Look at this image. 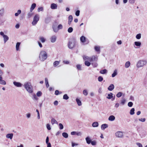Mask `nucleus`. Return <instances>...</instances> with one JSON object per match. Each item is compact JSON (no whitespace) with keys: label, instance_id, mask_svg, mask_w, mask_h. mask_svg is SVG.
<instances>
[{"label":"nucleus","instance_id":"64","mask_svg":"<svg viewBox=\"0 0 147 147\" xmlns=\"http://www.w3.org/2000/svg\"><path fill=\"white\" fill-rule=\"evenodd\" d=\"M136 144L139 146V147H143L142 144L140 143H137Z\"/></svg>","mask_w":147,"mask_h":147},{"label":"nucleus","instance_id":"8","mask_svg":"<svg viewBox=\"0 0 147 147\" xmlns=\"http://www.w3.org/2000/svg\"><path fill=\"white\" fill-rule=\"evenodd\" d=\"M51 42L52 43L55 42L56 40V36L55 35H53L52 36L51 38Z\"/></svg>","mask_w":147,"mask_h":147},{"label":"nucleus","instance_id":"60","mask_svg":"<svg viewBox=\"0 0 147 147\" xmlns=\"http://www.w3.org/2000/svg\"><path fill=\"white\" fill-rule=\"evenodd\" d=\"M80 11L79 10H77L76 12V13H75V14H76V15L77 16H79V15H80Z\"/></svg>","mask_w":147,"mask_h":147},{"label":"nucleus","instance_id":"6","mask_svg":"<svg viewBox=\"0 0 147 147\" xmlns=\"http://www.w3.org/2000/svg\"><path fill=\"white\" fill-rule=\"evenodd\" d=\"M115 136L116 137L122 138L123 137V133L121 131H118L116 132L115 134Z\"/></svg>","mask_w":147,"mask_h":147},{"label":"nucleus","instance_id":"23","mask_svg":"<svg viewBox=\"0 0 147 147\" xmlns=\"http://www.w3.org/2000/svg\"><path fill=\"white\" fill-rule=\"evenodd\" d=\"M52 28L54 31L55 32H58V29L56 26H53Z\"/></svg>","mask_w":147,"mask_h":147},{"label":"nucleus","instance_id":"10","mask_svg":"<svg viewBox=\"0 0 147 147\" xmlns=\"http://www.w3.org/2000/svg\"><path fill=\"white\" fill-rule=\"evenodd\" d=\"M13 136V134L12 133L7 134L6 136L7 138H9L11 140L12 139Z\"/></svg>","mask_w":147,"mask_h":147},{"label":"nucleus","instance_id":"12","mask_svg":"<svg viewBox=\"0 0 147 147\" xmlns=\"http://www.w3.org/2000/svg\"><path fill=\"white\" fill-rule=\"evenodd\" d=\"M108 125L107 124H104L101 125V128L102 130H104L105 128L108 127Z\"/></svg>","mask_w":147,"mask_h":147},{"label":"nucleus","instance_id":"56","mask_svg":"<svg viewBox=\"0 0 147 147\" xmlns=\"http://www.w3.org/2000/svg\"><path fill=\"white\" fill-rule=\"evenodd\" d=\"M59 126L60 129H63V125L61 123H59Z\"/></svg>","mask_w":147,"mask_h":147},{"label":"nucleus","instance_id":"14","mask_svg":"<svg viewBox=\"0 0 147 147\" xmlns=\"http://www.w3.org/2000/svg\"><path fill=\"white\" fill-rule=\"evenodd\" d=\"M36 6V4L35 3H33L32 5L30 8V11H32L34 9Z\"/></svg>","mask_w":147,"mask_h":147},{"label":"nucleus","instance_id":"37","mask_svg":"<svg viewBox=\"0 0 147 147\" xmlns=\"http://www.w3.org/2000/svg\"><path fill=\"white\" fill-rule=\"evenodd\" d=\"M43 7H39L37 9L38 12H40V11H43Z\"/></svg>","mask_w":147,"mask_h":147},{"label":"nucleus","instance_id":"58","mask_svg":"<svg viewBox=\"0 0 147 147\" xmlns=\"http://www.w3.org/2000/svg\"><path fill=\"white\" fill-rule=\"evenodd\" d=\"M36 111L37 113V118L38 119H40V116L39 111L38 110L36 109Z\"/></svg>","mask_w":147,"mask_h":147},{"label":"nucleus","instance_id":"32","mask_svg":"<svg viewBox=\"0 0 147 147\" xmlns=\"http://www.w3.org/2000/svg\"><path fill=\"white\" fill-rule=\"evenodd\" d=\"M45 82L46 83V86L47 88H48L49 86L48 81V80L47 78H45Z\"/></svg>","mask_w":147,"mask_h":147},{"label":"nucleus","instance_id":"40","mask_svg":"<svg viewBox=\"0 0 147 147\" xmlns=\"http://www.w3.org/2000/svg\"><path fill=\"white\" fill-rule=\"evenodd\" d=\"M84 63H85V65L87 66H90L91 64L90 63L87 61H85Z\"/></svg>","mask_w":147,"mask_h":147},{"label":"nucleus","instance_id":"62","mask_svg":"<svg viewBox=\"0 0 147 147\" xmlns=\"http://www.w3.org/2000/svg\"><path fill=\"white\" fill-rule=\"evenodd\" d=\"M47 129L49 130H50L51 129V127H50V125L49 124H47Z\"/></svg>","mask_w":147,"mask_h":147},{"label":"nucleus","instance_id":"26","mask_svg":"<svg viewBox=\"0 0 147 147\" xmlns=\"http://www.w3.org/2000/svg\"><path fill=\"white\" fill-rule=\"evenodd\" d=\"M81 41L82 42H84L85 41L86 38L84 36H82L80 38Z\"/></svg>","mask_w":147,"mask_h":147},{"label":"nucleus","instance_id":"9","mask_svg":"<svg viewBox=\"0 0 147 147\" xmlns=\"http://www.w3.org/2000/svg\"><path fill=\"white\" fill-rule=\"evenodd\" d=\"M57 8V5L55 3H52L51 5V8L52 9H56Z\"/></svg>","mask_w":147,"mask_h":147},{"label":"nucleus","instance_id":"39","mask_svg":"<svg viewBox=\"0 0 147 147\" xmlns=\"http://www.w3.org/2000/svg\"><path fill=\"white\" fill-rule=\"evenodd\" d=\"M93 61H96L98 59V57L97 56H92Z\"/></svg>","mask_w":147,"mask_h":147},{"label":"nucleus","instance_id":"49","mask_svg":"<svg viewBox=\"0 0 147 147\" xmlns=\"http://www.w3.org/2000/svg\"><path fill=\"white\" fill-rule=\"evenodd\" d=\"M83 94H84L85 96L87 95H88V93L87 90H84L83 92Z\"/></svg>","mask_w":147,"mask_h":147},{"label":"nucleus","instance_id":"18","mask_svg":"<svg viewBox=\"0 0 147 147\" xmlns=\"http://www.w3.org/2000/svg\"><path fill=\"white\" fill-rule=\"evenodd\" d=\"M3 38L4 41L5 43L9 40V38L8 36L6 35H4V36L3 37Z\"/></svg>","mask_w":147,"mask_h":147},{"label":"nucleus","instance_id":"61","mask_svg":"<svg viewBox=\"0 0 147 147\" xmlns=\"http://www.w3.org/2000/svg\"><path fill=\"white\" fill-rule=\"evenodd\" d=\"M76 135L78 136H81L82 135V133L81 132H76Z\"/></svg>","mask_w":147,"mask_h":147},{"label":"nucleus","instance_id":"41","mask_svg":"<svg viewBox=\"0 0 147 147\" xmlns=\"http://www.w3.org/2000/svg\"><path fill=\"white\" fill-rule=\"evenodd\" d=\"M76 67L77 69L80 70H82L81 65L79 64H78L76 65Z\"/></svg>","mask_w":147,"mask_h":147},{"label":"nucleus","instance_id":"36","mask_svg":"<svg viewBox=\"0 0 147 147\" xmlns=\"http://www.w3.org/2000/svg\"><path fill=\"white\" fill-rule=\"evenodd\" d=\"M134 43L137 46H140L141 45V43L139 42H135Z\"/></svg>","mask_w":147,"mask_h":147},{"label":"nucleus","instance_id":"31","mask_svg":"<svg viewBox=\"0 0 147 147\" xmlns=\"http://www.w3.org/2000/svg\"><path fill=\"white\" fill-rule=\"evenodd\" d=\"M4 8H2L0 10V15L1 16H3L4 13Z\"/></svg>","mask_w":147,"mask_h":147},{"label":"nucleus","instance_id":"30","mask_svg":"<svg viewBox=\"0 0 147 147\" xmlns=\"http://www.w3.org/2000/svg\"><path fill=\"white\" fill-rule=\"evenodd\" d=\"M62 136L65 138H67L68 137V134L65 132H63L62 134Z\"/></svg>","mask_w":147,"mask_h":147},{"label":"nucleus","instance_id":"55","mask_svg":"<svg viewBox=\"0 0 147 147\" xmlns=\"http://www.w3.org/2000/svg\"><path fill=\"white\" fill-rule=\"evenodd\" d=\"M33 99L34 100H38V98L36 96L35 94H34L33 95Z\"/></svg>","mask_w":147,"mask_h":147},{"label":"nucleus","instance_id":"38","mask_svg":"<svg viewBox=\"0 0 147 147\" xmlns=\"http://www.w3.org/2000/svg\"><path fill=\"white\" fill-rule=\"evenodd\" d=\"M117 71L116 70H115L113 73L112 74V77H115L117 75Z\"/></svg>","mask_w":147,"mask_h":147},{"label":"nucleus","instance_id":"63","mask_svg":"<svg viewBox=\"0 0 147 147\" xmlns=\"http://www.w3.org/2000/svg\"><path fill=\"white\" fill-rule=\"evenodd\" d=\"M49 138L48 136H47L46 138V143L47 144H48V143H50L49 142Z\"/></svg>","mask_w":147,"mask_h":147},{"label":"nucleus","instance_id":"19","mask_svg":"<svg viewBox=\"0 0 147 147\" xmlns=\"http://www.w3.org/2000/svg\"><path fill=\"white\" fill-rule=\"evenodd\" d=\"M130 63L129 61H128L126 62L125 64V66L126 68H128L130 65Z\"/></svg>","mask_w":147,"mask_h":147},{"label":"nucleus","instance_id":"54","mask_svg":"<svg viewBox=\"0 0 147 147\" xmlns=\"http://www.w3.org/2000/svg\"><path fill=\"white\" fill-rule=\"evenodd\" d=\"M125 101L126 100L125 99H123L121 100V104L122 105H124L125 104Z\"/></svg>","mask_w":147,"mask_h":147},{"label":"nucleus","instance_id":"24","mask_svg":"<svg viewBox=\"0 0 147 147\" xmlns=\"http://www.w3.org/2000/svg\"><path fill=\"white\" fill-rule=\"evenodd\" d=\"M51 122L52 125L55 123H57V121L54 118H52L51 120Z\"/></svg>","mask_w":147,"mask_h":147},{"label":"nucleus","instance_id":"53","mask_svg":"<svg viewBox=\"0 0 147 147\" xmlns=\"http://www.w3.org/2000/svg\"><path fill=\"white\" fill-rule=\"evenodd\" d=\"M139 120L142 122H144L146 121V119L145 118H141L139 119Z\"/></svg>","mask_w":147,"mask_h":147},{"label":"nucleus","instance_id":"3","mask_svg":"<svg viewBox=\"0 0 147 147\" xmlns=\"http://www.w3.org/2000/svg\"><path fill=\"white\" fill-rule=\"evenodd\" d=\"M76 42V40L74 38L70 40L68 42L67 46L70 49H72L74 48Z\"/></svg>","mask_w":147,"mask_h":147},{"label":"nucleus","instance_id":"22","mask_svg":"<svg viewBox=\"0 0 147 147\" xmlns=\"http://www.w3.org/2000/svg\"><path fill=\"white\" fill-rule=\"evenodd\" d=\"M60 63V61H56L53 63V66L55 67L57 66Z\"/></svg>","mask_w":147,"mask_h":147},{"label":"nucleus","instance_id":"13","mask_svg":"<svg viewBox=\"0 0 147 147\" xmlns=\"http://www.w3.org/2000/svg\"><path fill=\"white\" fill-rule=\"evenodd\" d=\"M33 13L32 12V11H30L28 12L27 14V18L28 19H29L31 18L33 15Z\"/></svg>","mask_w":147,"mask_h":147},{"label":"nucleus","instance_id":"29","mask_svg":"<svg viewBox=\"0 0 147 147\" xmlns=\"http://www.w3.org/2000/svg\"><path fill=\"white\" fill-rule=\"evenodd\" d=\"M94 49L96 51L98 52L99 53L100 52V47L98 46H95L94 47Z\"/></svg>","mask_w":147,"mask_h":147},{"label":"nucleus","instance_id":"34","mask_svg":"<svg viewBox=\"0 0 147 147\" xmlns=\"http://www.w3.org/2000/svg\"><path fill=\"white\" fill-rule=\"evenodd\" d=\"M20 44V43L18 42L16 43V49L17 51H18L19 49V47Z\"/></svg>","mask_w":147,"mask_h":147},{"label":"nucleus","instance_id":"15","mask_svg":"<svg viewBox=\"0 0 147 147\" xmlns=\"http://www.w3.org/2000/svg\"><path fill=\"white\" fill-rule=\"evenodd\" d=\"M115 117L113 115H111L108 118V120L109 121H114L115 120Z\"/></svg>","mask_w":147,"mask_h":147},{"label":"nucleus","instance_id":"7","mask_svg":"<svg viewBox=\"0 0 147 147\" xmlns=\"http://www.w3.org/2000/svg\"><path fill=\"white\" fill-rule=\"evenodd\" d=\"M13 84L15 86L17 87H21L22 86V84L21 83L16 82H13Z\"/></svg>","mask_w":147,"mask_h":147},{"label":"nucleus","instance_id":"2","mask_svg":"<svg viewBox=\"0 0 147 147\" xmlns=\"http://www.w3.org/2000/svg\"><path fill=\"white\" fill-rule=\"evenodd\" d=\"M24 86L26 90L30 93H32L33 92V89L30 82H25Z\"/></svg>","mask_w":147,"mask_h":147},{"label":"nucleus","instance_id":"52","mask_svg":"<svg viewBox=\"0 0 147 147\" xmlns=\"http://www.w3.org/2000/svg\"><path fill=\"white\" fill-rule=\"evenodd\" d=\"M127 105L128 107H131L133 105V103L131 102H130L128 103Z\"/></svg>","mask_w":147,"mask_h":147},{"label":"nucleus","instance_id":"46","mask_svg":"<svg viewBox=\"0 0 147 147\" xmlns=\"http://www.w3.org/2000/svg\"><path fill=\"white\" fill-rule=\"evenodd\" d=\"M42 94V93L41 91H39L36 93V95L38 97L40 96Z\"/></svg>","mask_w":147,"mask_h":147},{"label":"nucleus","instance_id":"57","mask_svg":"<svg viewBox=\"0 0 147 147\" xmlns=\"http://www.w3.org/2000/svg\"><path fill=\"white\" fill-rule=\"evenodd\" d=\"M58 30L60 29H61L63 28V26L61 24H59L58 26Z\"/></svg>","mask_w":147,"mask_h":147},{"label":"nucleus","instance_id":"16","mask_svg":"<svg viewBox=\"0 0 147 147\" xmlns=\"http://www.w3.org/2000/svg\"><path fill=\"white\" fill-rule=\"evenodd\" d=\"M99 123L97 122H94L92 124V126L94 127H97Z\"/></svg>","mask_w":147,"mask_h":147},{"label":"nucleus","instance_id":"35","mask_svg":"<svg viewBox=\"0 0 147 147\" xmlns=\"http://www.w3.org/2000/svg\"><path fill=\"white\" fill-rule=\"evenodd\" d=\"M39 39L40 40L42 43H44L45 41V39L43 37H40Z\"/></svg>","mask_w":147,"mask_h":147},{"label":"nucleus","instance_id":"11","mask_svg":"<svg viewBox=\"0 0 147 147\" xmlns=\"http://www.w3.org/2000/svg\"><path fill=\"white\" fill-rule=\"evenodd\" d=\"M114 86L113 84H111L108 88V90L110 91H112L114 89Z\"/></svg>","mask_w":147,"mask_h":147},{"label":"nucleus","instance_id":"47","mask_svg":"<svg viewBox=\"0 0 147 147\" xmlns=\"http://www.w3.org/2000/svg\"><path fill=\"white\" fill-rule=\"evenodd\" d=\"M91 143L92 146H95L96 145L97 142L95 140L91 141Z\"/></svg>","mask_w":147,"mask_h":147},{"label":"nucleus","instance_id":"45","mask_svg":"<svg viewBox=\"0 0 147 147\" xmlns=\"http://www.w3.org/2000/svg\"><path fill=\"white\" fill-rule=\"evenodd\" d=\"M73 31V28L72 27L69 28L67 30V31L69 33H71Z\"/></svg>","mask_w":147,"mask_h":147},{"label":"nucleus","instance_id":"25","mask_svg":"<svg viewBox=\"0 0 147 147\" xmlns=\"http://www.w3.org/2000/svg\"><path fill=\"white\" fill-rule=\"evenodd\" d=\"M113 93H110V94H108V96L107 98L109 99H111L113 97Z\"/></svg>","mask_w":147,"mask_h":147},{"label":"nucleus","instance_id":"50","mask_svg":"<svg viewBox=\"0 0 147 147\" xmlns=\"http://www.w3.org/2000/svg\"><path fill=\"white\" fill-rule=\"evenodd\" d=\"M141 38V34H138L136 36V38L138 39H140Z\"/></svg>","mask_w":147,"mask_h":147},{"label":"nucleus","instance_id":"5","mask_svg":"<svg viewBox=\"0 0 147 147\" xmlns=\"http://www.w3.org/2000/svg\"><path fill=\"white\" fill-rule=\"evenodd\" d=\"M39 18L38 15L36 14L35 15L33 18V21L32 23L33 26H35L37 24L39 20Z\"/></svg>","mask_w":147,"mask_h":147},{"label":"nucleus","instance_id":"42","mask_svg":"<svg viewBox=\"0 0 147 147\" xmlns=\"http://www.w3.org/2000/svg\"><path fill=\"white\" fill-rule=\"evenodd\" d=\"M0 84L3 85H5L6 84V82L5 80L1 79L0 81Z\"/></svg>","mask_w":147,"mask_h":147},{"label":"nucleus","instance_id":"4","mask_svg":"<svg viewBox=\"0 0 147 147\" xmlns=\"http://www.w3.org/2000/svg\"><path fill=\"white\" fill-rule=\"evenodd\" d=\"M147 63V60L143 59L138 61L137 63V67L138 68L140 67L145 65Z\"/></svg>","mask_w":147,"mask_h":147},{"label":"nucleus","instance_id":"44","mask_svg":"<svg viewBox=\"0 0 147 147\" xmlns=\"http://www.w3.org/2000/svg\"><path fill=\"white\" fill-rule=\"evenodd\" d=\"M89 57L88 56L84 55L83 56V58L84 60H88Z\"/></svg>","mask_w":147,"mask_h":147},{"label":"nucleus","instance_id":"48","mask_svg":"<svg viewBox=\"0 0 147 147\" xmlns=\"http://www.w3.org/2000/svg\"><path fill=\"white\" fill-rule=\"evenodd\" d=\"M98 81L99 82H101L103 80V78L102 77L99 76L98 77Z\"/></svg>","mask_w":147,"mask_h":147},{"label":"nucleus","instance_id":"51","mask_svg":"<svg viewBox=\"0 0 147 147\" xmlns=\"http://www.w3.org/2000/svg\"><path fill=\"white\" fill-rule=\"evenodd\" d=\"M73 20V17L71 15L69 16L68 17V21L70 22H71Z\"/></svg>","mask_w":147,"mask_h":147},{"label":"nucleus","instance_id":"43","mask_svg":"<svg viewBox=\"0 0 147 147\" xmlns=\"http://www.w3.org/2000/svg\"><path fill=\"white\" fill-rule=\"evenodd\" d=\"M123 93L121 92H118L116 95L117 96V97L119 98L121 97Z\"/></svg>","mask_w":147,"mask_h":147},{"label":"nucleus","instance_id":"20","mask_svg":"<svg viewBox=\"0 0 147 147\" xmlns=\"http://www.w3.org/2000/svg\"><path fill=\"white\" fill-rule=\"evenodd\" d=\"M107 70L106 69L101 70L100 71V73L102 74H105L107 73Z\"/></svg>","mask_w":147,"mask_h":147},{"label":"nucleus","instance_id":"21","mask_svg":"<svg viewBox=\"0 0 147 147\" xmlns=\"http://www.w3.org/2000/svg\"><path fill=\"white\" fill-rule=\"evenodd\" d=\"M76 101L78 105L80 106L82 105V103L81 101L78 98H76Z\"/></svg>","mask_w":147,"mask_h":147},{"label":"nucleus","instance_id":"27","mask_svg":"<svg viewBox=\"0 0 147 147\" xmlns=\"http://www.w3.org/2000/svg\"><path fill=\"white\" fill-rule=\"evenodd\" d=\"M21 13V11L20 9H19L18 10L17 12L15 14V16H18V15L20 14Z\"/></svg>","mask_w":147,"mask_h":147},{"label":"nucleus","instance_id":"17","mask_svg":"<svg viewBox=\"0 0 147 147\" xmlns=\"http://www.w3.org/2000/svg\"><path fill=\"white\" fill-rule=\"evenodd\" d=\"M85 139L87 144H89L91 143L92 141L89 137H87Z\"/></svg>","mask_w":147,"mask_h":147},{"label":"nucleus","instance_id":"33","mask_svg":"<svg viewBox=\"0 0 147 147\" xmlns=\"http://www.w3.org/2000/svg\"><path fill=\"white\" fill-rule=\"evenodd\" d=\"M63 99L67 100L69 98V97L67 96V94H65L63 96Z\"/></svg>","mask_w":147,"mask_h":147},{"label":"nucleus","instance_id":"1","mask_svg":"<svg viewBox=\"0 0 147 147\" xmlns=\"http://www.w3.org/2000/svg\"><path fill=\"white\" fill-rule=\"evenodd\" d=\"M47 54L46 52L43 50L40 51L39 56V59L40 61H43L47 58Z\"/></svg>","mask_w":147,"mask_h":147},{"label":"nucleus","instance_id":"28","mask_svg":"<svg viewBox=\"0 0 147 147\" xmlns=\"http://www.w3.org/2000/svg\"><path fill=\"white\" fill-rule=\"evenodd\" d=\"M134 111H135V109L134 108H132L130 111V114L131 115H133L135 113H134Z\"/></svg>","mask_w":147,"mask_h":147},{"label":"nucleus","instance_id":"59","mask_svg":"<svg viewBox=\"0 0 147 147\" xmlns=\"http://www.w3.org/2000/svg\"><path fill=\"white\" fill-rule=\"evenodd\" d=\"M45 21L46 23H48L49 22V18H46Z\"/></svg>","mask_w":147,"mask_h":147}]
</instances>
